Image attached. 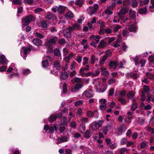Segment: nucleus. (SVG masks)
I'll use <instances>...</instances> for the list:
<instances>
[{
	"mask_svg": "<svg viewBox=\"0 0 154 154\" xmlns=\"http://www.w3.org/2000/svg\"><path fill=\"white\" fill-rule=\"evenodd\" d=\"M58 40V37L56 36H54L50 39L47 38L45 43V45L47 49H52L54 44L56 43Z\"/></svg>",
	"mask_w": 154,
	"mask_h": 154,
	"instance_id": "obj_1",
	"label": "nucleus"
},
{
	"mask_svg": "<svg viewBox=\"0 0 154 154\" xmlns=\"http://www.w3.org/2000/svg\"><path fill=\"white\" fill-rule=\"evenodd\" d=\"M151 92V90H149V87L147 86H144L143 87V90L141 91V100L142 101H144L145 100V95L147 96L149 95Z\"/></svg>",
	"mask_w": 154,
	"mask_h": 154,
	"instance_id": "obj_2",
	"label": "nucleus"
},
{
	"mask_svg": "<svg viewBox=\"0 0 154 154\" xmlns=\"http://www.w3.org/2000/svg\"><path fill=\"white\" fill-rule=\"evenodd\" d=\"M22 19V25L25 26L28 25L31 21H34L35 20V17L33 15H30Z\"/></svg>",
	"mask_w": 154,
	"mask_h": 154,
	"instance_id": "obj_3",
	"label": "nucleus"
},
{
	"mask_svg": "<svg viewBox=\"0 0 154 154\" xmlns=\"http://www.w3.org/2000/svg\"><path fill=\"white\" fill-rule=\"evenodd\" d=\"M94 94L93 91L90 89H88L85 90L82 94V97L86 99L91 98L93 96Z\"/></svg>",
	"mask_w": 154,
	"mask_h": 154,
	"instance_id": "obj_4",
	"label": "nucleus"
},
{
	"mask_svg": "<svg viewBox=\"0 0 154 154\" xmlns=\"http://www.w3.org/2000/svg\"><path fill=\"white\" fill-rule=\"evenodd\" d=\"M31 51V49L29 47H23L21 50V55L24 59H25L28 54Z\"/></svg>",
	"mask_w": 154,
	"mask_h": 154,
	"instance_id": "obj_5",
	"label": "nucleus"
},
{
	"mask_svg": "<svg viewBox=\"0 0 154 154\" xmlns=\"http://www.w3.org/2000/svg\"><path fill=\"white\" fill-rule=\"evenodd\" d=\"M66 9V7L62 5L55 6L52 8V10L54 12H56L57 11L59 13L62 14L63 13Z\"/></svg>",
	"mask_w": 154,
	"mask_h": 154,
	"instance_id": "obj_6",
	"label": "nucleus"
},
{
	"mask_svg": "<svg viewBox=\"0 0 154 154\" xmlns=\"http://www.w3.org/2000/svg\"><path fill=\"white\" fill-rule=\"evenodd\" d=\"M44 129L49 133H53L54 132V130H57V128L55 125H54V127L49 126L48 125H45L44 127Z\"/></svg>",
	"mask_w": 154,
	"mask_h": 154,
	"instance_id": "obj_7",
	"label": "nucleus"
},
{
	"mask_svg": "<svg viewBox=\"0 0 154 154\" xmlns=\"http://www.w3.org/2000/svg\"><path fill=\"white\" fill-rule=\"evenodd\" d=\"M72 28L70 26L65 29L63 32L64 36L67 38H70L71 36V32L72 31Z\"/></svg>",
	"mask_w": 154,
	"mask_h": 154,
	"instance_id": "obj_8",
	"label": "nucleus"
},
{
	"mask_svg": "<svg viewBox=\"0 0 154 154\" xmlns=\"http://www.w3.org/2000/svg\"><path fill=\"white\" fill-rule=\"evenodd\" d=\"M98 8V5L97 4H95L93 7H90L88 9L89 14L92 15L96 12Z\"/></svg>",
	"mask_w": 154,
	"mask_h": 154,
	"instance_id": "obj_9",
	"label": "nucleus"
},
{
	"mask_svg": "<svg viewBox=\"0 0 154 154\" xmlns=\"http://www.w3.org/2000/svg\"><path fill=\"white\" fill-rule=\"evenodd\" d=\"M43 59V60H42V66L44 67H46L49 65L48 61V60H51L52 58L49 56H46L44 57Z\"/></svg>",
	"mask_w": 154,
	"mask_h": 154,
	"instance_id": "obj_10",
	"label": "nucleus"
},
{
	"mask_svg": "<svg viewBox=\"0 0 154 154\" xmlns=\"http://www.w3.org/2000/svg\"><path fill=\"white\" fill-rule=\"evenodd\" d=\"M128 8L125 7L122 8L121 9L118 13V15L121 20L123 19L122 15H124L127 13L128 11Z\"/></svg>",
	"mask_w": 154,
	"mask_h": 154,
	"instance_id": "obj_11",
	"label": "nucleus"
},
{
	"mask_svg": "<svg viewBox=\"0 0 154 154\" xmlns=\"http://www.w3.org/2000/svg\"><path fill=\"white\" fill-rule=\"evenodd\" d=\"M112 124L111 122H109L108 125L106 126H105L103 127L102 129V131L105 134H106L108 131L111 129L112 127Z\"/></svg>",
	"mask_w": 154,
	"mask_h": 154,
	"instance_id": "obj_12",
	"label": "nucleus"
},
{
	"mask_svg": "<svg viewBox=\"0 0 154 154\" xmlns=\"http://www.w3.org/2000/svg\"><path fill=\"white\" fill-rule=\"evenodd\" d=\"M75 57V55L73 53L69 54L67 56L65 57L64 58V60L67 63H69V60L70 59H74Z\"/></svg>",
	"mask_w": 154,
	"mask_h": 154,
	"instance_id": "obj_13",
	"label": "nucleus"
},
{
	"mask_svg": "<svg viewBox=\"0 0 154 154\" xmlns=\"http://www.w3.org/2000/svg\"><path fill=\"white\" fill-rule=\"evenodd\" d=\"M93 84L94 85V88L96 89V91L100 87L101 85V83L98 80V79H95L93 81Z\"/></svg>",
	"mask_w": 154,
	"mask_h": 154,
	"instance_id": "obj_14",
	"label": "nucleus"
},
{
	"mask_svg": "<svg viewBox=\"0 0 154 154\" xmlns=\"http://www.w3.org/2000/svg\"><path fill=\"white\" fill-rule=\"evenodd\" d=\"M89 38L91 40H92V41L95 42V43L97 44L100 39V38L99 35H91L90 36Z\"/></svg>",
	"mask_w": 154,
	"mask_h": 154,
	"instance_id": "obj_15",
	"label": "nucleus"
},
{
	"mask_svg": "<svg viewBox=\"0 0 154 154\" xmlns=\"http://www.w3.org/2000/svg\"><path fill=\"white\" fill-rule=\"evenodd\" d=\"M120 39V37L119 36L118 38L112 44V46L115 48H117L120 47L121 45L119 40Z\"/></svg>",
	"mask_w": 154,
	"mask_h": 154,
	"instance_id": "obj_16",
	"label": "nucleus"
},
{
	"mask_svg": "<svg viewBox=\"0 0 154 154\" xmlns=\"http://www.w3.org/2000/svg\"><path fill=\"white\" fill-rule=\"evenodd\" d=\"M118 65V63L117 61H111L110 62L109 66L111 69H115Z\"/></svg>",
	"mask_w": 154,
	"mask_h": 154,
	"instance_id": "obj_17",
	"label": "nucleus"
},
{
	"mask_svg": "<svg viewBox=\"0 0 154 154\" xmlns=\"http://www.w3.org/2000/svg\"><path fill=\"white\" fill-rule=\"evenodd\" d=\"M32 42L35 45L38 46L41 45L42 43L41 40L37 38L33 39Z\"/></svg>",
	"mask_w": 154,
	"mask_h": 154,
	"instance_id": "obj_18",
	"label": "nucleus"
},
{
	"mask_svg": "<svg viewBox=\"0 0 154 154\" xmlns=\"http://www.w3.org/2000/svg\"><path fill=\"white\" fill-rule=\"evenodd\" d=\"M107 88V87L104 85H101L97 92L99 93H102L105 91Z\"/></svg>",
	"mask_w": 154,
	"mask_h": 154,
	"instance_id": "obj_19",
	"label": "nucleus"
},
{
	"mask_svg": "<svg viewBox=\"0 0 154 154\" xmlns=\"http://www.w3.org/2000/svg\"><path fill=\"white\" fill-rule=\"evenodd\" d=\"M68 138L67 137L64 136L61 137H59L57 139V143H60L62 142L67 141Z\"/></svg>",
	"mask_w": 154,
	"mask_h": 154,
	"instance_id": "obj_20",
	"label": "nucleus"
},
{
	"mask_svg": "<svg viewBox=\"0 0 154 154\" xmlns=\"http://www.w3.org/2000/svg\"><path fill=\"white\" fill-rule=\"evenodd\" d=\"M128 28L130 31L131 32H135L137 29V27L135 24H133L130 26L128 25Z\"/></svg>",
	"mask_w": 154,
	"mask_h": 154,
	"instance_id": "obj_21",
	"label": "nucleus"
},
{
	"mask_svg": "<svg viewBox=\"0 0 154 154\" xmlns=\"http://www.w3.org/2000/svg\"><path fill=\"white\" fill-rule=\"evenodd\" d=\"M97 112V111L96 110H95L93 111L90 110H88L86 112V116L88 117L91 118L94 116V114L95 113Z\"/></svg>",
	"mask_w": 154,
	"mask_h": 154,
	"instance_id": "obj_22",
	"label": "nucleus"
},
{
	"mask_svg": "<svg viewBox=\"0 0 154 154\" xmlns=\"http://www.w3.org/2000/svg\"><path fill=\"white\" fill-rule=\"evenodd\" d=\"M107 45V43L104 40H101L98 45V48L99 49L103 48Z\"/></svg>",
	"mask_w": 154,
	"mask_h": 154,
	"instance_id": "obj_23",
	"label": "nucleus"
},
{
	"mask_svg": "<svg viewBox=\"0 0 154 154\" xmlns=\"http://www.w3.org/2000/svg\"><path fill=\"white\" fill-rule=\"evenodd\" d=\"M101 72L102 73L101 74L105 76H108L109 75V73L108 71L106 70V68L103 67H101L100 68Z\"/></svg>",
	"mask_w": 154,
	"mask_h": 154,
	"instance_id": "obj_24",
	"label": "nucleus"
},
{
	"mask_svg": "<svg viewBox=\"0 0 154 154\" xmlns=\"http://www.w3.org/2000/svg\"><path fill=\"white\" fill-rule=\"evenodd\" d=\"M71 82L74 83H77L78 84H81L82 82V79L79 77H74L71 80Z\"/></svg>",
	"mask_w": 154,
	"mask_h": 154,
	"instance_id": "obj_25",
	"label": "nucleus"
},
{
	"mask_svg": "<svg viewBox=\"0 0 154 154\" xmlns=\"http://www.w3.org/2000/svg\"><path fill=\"white\" fill-rule=\"evenodd\" d=\"M68 76V73L66 72H64L61 73L60 76L61 80H65L67 79Z\"/></svg>",
	"mask_w": 154,
	"mask_h": 154,
	"instance_id": "obj_26",
	"label": "nucleus"
},
{
	"mask_svg": "<svg viewBox=\"0 0 154 154\" xmlns=\"http://www.w3.org/2000/svg\"><path fill=\"white\" fill-rule=\"evenodd\" d=\"M129 14L132 19H134L136 17V12L131 9L129 11Z\"/></svg>",
	"mask_w": 154,
	"mask_h": 154,
	"instance_id": "obj_27",
	"label": "nucleus"
},
{
	"mask_svg": "<svg viewBox=\"0 0 154 154\" xmlns=\"http://www.w3.org/2000/svg\"><path fill=\"white\" fill-rule=\"evenodd\" d=\"M74 17L73 14L71 11L67 12L65 15V17L67 19L73 18Z\"/></svg>",
	"mask_w": 154,
	"mask_h": 154,
	"instance_id": "obj_28",
	"label": "nucleus"
},
{
	"mask_svg": "<svg viewBox=\"0 0 154 154\" xmlns=\"http://www.w3.org/2000/svg\"><path fill=\"white\" fill-rule=\"evenodd\" d=\"M7 61V59L5 56L3 54L0 55V63L1 65L4 64Z\"/></svg>",
	"mask_w": 154,
	"mask_h": 154,
	"instance_id": "obj_29",
	"label": "nucleus"
},
{
	"mask_svg": "<svg viewBox=\"0 0 154 154\" xmlns=\"http://www.w3.org/2000/svg\"><path fill=\"white\" fill-rule=\"evenodd\" d=\"M135 92V91H129L127 95L128 98L131 99H133V97H134Z\"/></svg>",
	"mask_w": 154,
	"mask_h": 154,
	"instance_id": "obj_30",
	"label": "nucleus"
},
{
	"mask_svg": "<svg viewBox=\"0 0 154 154\" xmlns=\"http://www.w3.org/2000/svg\"><path fill=\"white\" fill-rule=\"evenodd\" d=\"M137 103L134 100H133V102L131 106V110L132 111H134L137 108Z\"/></svg>",
	"mask_w": 154,
	"mask_h": 154,
	"instance_id": "obj_31",
	"label": "nucleus"
},
{
	"mask_svg": "<svg viewBox=\"0 0 154 154\" xmlns=\"http://www.w3.org/2000/svg\"><path fill=\"white\" fill-rule=\"evenodd\" d=\"M91 127L92 129L94 130H96L99 128L97 122H94L91 124Z\"/></svg>",
	"mask_w": 154,
	"mask_h": 154,
	"instance_id": "obj_32",
	"label": "nucleus"
},
{
	"mask_svg": "<svg viewBox=\"0 0 154 154\" xmlns=\"http://www.w3.org/2000/svg\"><path fill=\"white\" fill-rule=\"evenodd\" d=\"M70 27L72 28V31L74 29L79 30L81 28L80 25L78 23H75L72 26H70Z\"/></svg>",
	"mask_w": 154,
	"mask_h": 154,
	"instance_id": "obj_33",
	"label": "nucleus"
},
{
	"mask_svg": "<svg viewBox=\"0 0 154 154\" xmlns=\"http://www.w3.org/2000/svg\"><path fill=\"white\" fill-rule=\"evenodd\" d=\"M118 100L122 104H125L126 103V100L124 98L121 97H119Z\"/></svg>",
	"mask_w": 154,
	"mask_h": 154,
	"instance_id": "obj_34",
	"label": "nucleus"
},
{
	"mask_svg": "<svg viewBox=\"0 0 154 154\" xmlns=\"http://www.w3.org/2000/svg\"><path fill=\"white\" fill-rule=\"evenodd\" d=\"M57 118V116L55 115H51L48 119L50 122H52L54 121Z\"/></svg>",
	"mask_w": 154,
	"mask_h": 154,
	"instance_id": "obj_35",
	"label": "nucleus"
},
{
	"mask_svg": "<svg viewBox=\"0 0 154 154\" xmlns=\"http://www.w3.org/2000/svg\"><path fill=\"white\" fill-rule=\"evenodd\" d=\"M140 4L139 5L140 6H141L143 5H147L149 1V0H144L143 1L142 0H139Z\"/></svg>",
	"mask_w": 154,
	"mask_h": 154,
	"instance_id": "obj_36",
	"label": "nucleus"
},
{
	"mask_svg": "<svg viewBox=\"0 0 154 154\" xmlns=\"http://www.w3.org/2000/svg\"><path fill=\"white\" fill-rule=\"evenodd\" d=\"M147 98L146 100V101L148 102H149L150 101L154 102V96L152 95L149 96V95L147 96Z\"/></svg>",
	"mask_w": 154,
	"mask_h": 154,
	"instance_id": "obj_37",
	"label": "nucleus"
},
{
	"mask_svg": "<svg viewBox=\"0 0 154 154\" xmlns=\"http://www.w3.org/2000/svg\"><path fill=\"white\" fill-rule=\"evenodd\" d=\"M91 136V134L89 130H87L84 134V137L86 138H89Z\"/></svg>",
	"mask_w": 154,
	"mask_h": 154,
	"instance_id": "obj_38",
	"label": "nucleus"
},
{
	"mask_svg": "<svg viewBox=\"0 0 154 154\" xmlns=\"http://www.w3.org/2000/svg\"><path fill=\"white\" fill-rule=\"evenodd\" d=\"M85 126L84 125L81 124L80 125L79 129V131L82 133L84 131H85Z\"/></svg>",
	"mask_w": 154,
	"mask_h": 154,
	"instance_id": "obj_39",
	"label": "nucleus"
},
{
	"mask_svg": "<svg viewBox=\"0 0 154 154\" xmlns=\"http://www.w3.org/2000/svg\"><path fill=\"white\" fill-rule=\"evenodd\" d=\"M125 90L121 91L120 93L119 91H116L115 93V95L117 96L118 94H120V96L119 97H124L125 95Z\"/></svg>",
	"mask_w": 154,
	"mask_h": 154,
	"instance_id": "obj_40",
	"label": "nucleus"
},
{
	"mask_svg": "<svg viewBox=\"0 0 154 154\" xmlns=\"http://www.w3.org/2000/svg\"><path fill=\"white\" fill-rule=\"evenodd\" d=\"M54 54L55 56L61 57V53L60 50L57 49H55L54 50Z\"/></svg>",
	"mask_w": 154,
	"mask_h": 154,
	"instance_id": "obj_41",
	"label": "nucleus"
},
{
	"mask_svg": "<svg viewBox=\"0 0 154 154\" xmlns=\"http://www.w3.org/2000/svg\"><path fill=\"white\" fill-rule=\"evenodd\" d=\"M61 125L66 126L67 125V121L66 118L64 117L61 122Z\"/></svg>",
	"mask_w": 154,
	"mask_h": 154,
	"instance_id": "obj_42",
	"label": "nucleus"
},
{
	"mask_svg": "<svg viewBox=\"0 0 154 154\" xmlns=\"http://www.w3.org/2000/svg\"><path fill=\"white\" fill-rule=\"evenodd\" d=\"M54 67L56 68L57 70H58L59 69L60 65V63L59 62L57 61H55L54 62Z\"/></svg>",
	"mask_w": 154,
	"mask_h": 154,
	"instance_id": "obj_43",
	"label": "nucleus"
},
{
	"mask_svg": "<svg viewBox=\"0 0 154 154\" xmlns=\"http://www.w3.org/2000/svg\"><path fill=\"white\" fill-rule=\"evenodd\" d=\"M48 24V22L47 21L43 20L41 23V26L43 28H46Z\"/></svg>",
	"mask_w": 154,
	"mask_h": 154,
	"instance_id": "obj_44",
	"label": "nucleus"
},
{
	"mask_svg": "<svg viewBox=\"0 0 154 154\" xmlns=\"http://www.w3.org/2000/svg\"><path fill=\"white\" fill-rule=\"evenodd\" d=\"M34 34L36 37L40 39L43 38L44 37V36L42 34L37 32H34Z\"/></svg>",
	"mask_w": 154,
	"mask_h": 154,
	"instance_id": "obj_45",
	"label": "nucleus"
},
{
	"mask_svg": "<svg viewBox=\"0 0 154 154\" xmlns=\"http://www.w3.org/2000/svg\"><path fill=\"white\" fill-rule=\"evenodd\" d=\"M139 12L141 14H146V8H140L139 9Z\"/></svg>",
	"mask_w": 154,
	"mask_h": 154,
	"instance_id": "obj_46",
	"label": "nucleus"
},
{
	"mask_svg": "<svg viewBox=\"0 0 154 154\" xmlns=\"http://www.w3.org/2000/svg\"><path fill=\"white\" fill-rule=\"evenodd\" d=\"M121 28V27L119 25H114L113 27V31L114 32H117Z\"/></svg>",
	"mask_w": 154,
	"mask_h": 154,
	"instance_id": "obj_47",
	"label": "nucleus"
},
{
	"mask_svg": "<svg viewBox=\"0 0 154 154\" xmlns=\"http://www.w3.org/2000/svg\"><path fill=\"white\" fill-rule=\"evenodd\" d=\"M22 72L23 75H27L31 72V71L29 69H25L23 70Z\"/></svg>",
	"mask_w": 154,
	"mask_h": 154,
	"instance_id": "obj_48",
	"label": "nucleus"
},
{
	"mask_svg": "<svg viewBox=\"0 0 154 154\" xmlns=\"http://www.w3.org/2000/svg\"><path fill=\"white\" fill-rule=\"evenodd\" d=\"M80 121L82 123H86L88 122L89 120L87 118L85 117H82L80 119Z\"/></svg>",
	"mask_w": 154,
	"mask_h": 154,
	"instance_id": "obj_49",
	"label": "nucleus"
},
{
	"mask_svg": "<svg viewBox=\"0 0 154 154\" xmlns=\"http://www.w3.org/2000/svg\"><path fill=\"white\" fill-rule=\"evenodd\" d=\"M53 17L54 15L53 14H51L49 12H48L47 13L46 17L48 20H50Z\"/></svg>",
	"mask_w": 154,
	"mask_h": 154,
	"instance_id": "obj_50",
	"label": "nucleus"
},
{
	"mask_svg": "<svg viewBox=\"0 0 154 154\" xmlns=\"http://www.w3.org/2000/svg\"><path fill=\"white\" fill-rule=\"evenodd\" d=\"M43 9L40 8H37L35 9L34 12L36 14L40 13L42 12Z\"/></svg>",
	"mask_w": 154,
	"mask_h": 154,
	"instance_id": "obj_51",
	"label": "nucleus"
},
{
	"mask_svg": "<svg viewBox=\"0 0 154 154\" xmlns=\"http://www.w3.org/2000/svg\"><path fill=\"white\" fill-rule=\"evenodd\" d=\"M89 58L86 57H85L83 58V64L85 65L87 64L88 63Z\"/></svg>",
	"mask_w": 154,
	"mask_h": 154,
	"instance_id": "obj_52",
	"label": "nucleus"
},
{
	"mask_svg": "<svg viewBox=\"0 0 154 154\" xmlns=\"http://www.w3.org/2000/svg\"><path fill=\"white\" fill-rule=\"evenodd\" d=\"M121 128L120 129V131L121 132H124L127 129L125 125L124 124H122L120 126Z\"/></svg>",
	"mask_w": 154,
	"mask_h": 154,
	"instance_id": "obj_53",
	"label": "nucleus"
},
{
	"mask_svg": "<svg viewBox=\"0 0 154 154\" xmlns=\"http://www.w3.org/2000/svg\"><path fill=\"white\" fill-rule=\"evenodd\" d=\"M147 146V143L146 142L143 141L140 143V147L141 148H146Z\"/></svg>",
	"mask_w": 154,
	"mask_h": 154,
	"instance_id": "obj_54",
	"label": "nucleus"
},
{
	"mask_svg": "<svg viewBox=\"0 0 154 154\" xmlns=\"http://www.w3.org/2000/svg\"><path fill=\"white\" fill-rule=\"evenodd\" d=\"M74 103L75 106H77L82 104L83 103V102L82 100H80L77 101H76Z\"/></svg>",
	"mask_w": 154,
	"mask_h": 154,
	"instance_id": "obj_55",
	"label": "nucleus"
},
{
	"mask_svg": "<svg viewBox=\"0 0 154 154\" xmlns=\"http://www.w3.org/2000/svg\"><path fill=\"white\" fill-rule=\"evenodd\" d=\"M116 82V80L113 79H110L108 81V84L109 85H112L114 84Z\"/></svg>",
	"mask_w": 154,
	"mask_h": 154,
	"instance_id": "obj_56",
	"label": "nucleus"
},
{
	"mask_svg": "<svg viewBox=\"0 0 154 154\" xmlns=\"http://www.w3.org/2000/svg\"><path fill=\"white\" fill-rule=\"evenodd\" d=\"M120 19H121L119 15L115 16L113 20V21L115 23H116L117 22H119Z\"/></svg>",
	"mask_w": 154,
	"mask_h": 154,
	"instance_id": "obj_57",
	"label": "nucleus"
},
{
	"mask_svg": "<svg viewBox=\"0 0 154 154\" xmlns=\"http://www.w3.org/2000/svg\"><path fill=\"white\" fill-rule=\"evenodd\" d=\"M96 60V57L94 55H92L91 57V63L92 64H93L95 63Z\"/></svg>",
	"mask_w": 154,
	"mask_h": 154,
	"instance_id": "obj_58",
	"label": "nucleus"
},
{
	"mask_svg": "<svg viewBox=\"0 0 154 154\" xmlns=\"http://www.w3.org/2000/svg\"><path fill=\"white\" fill-rule=\"evenodd\" d=\"M76 113L77 116L82 115L83 114V112L82 109L81 108H79L77 110Z\"/></svg>",
	"mask_w": 154,
	"mask_h": 154,
	"instance_id": "obj_59",
	"label": "nucleus"
},
{
	"mask_svg": "<svg viewBox=\"0 0 154 154\" xmlns=\"http://www.w3.org/2000/svg\"><path fill=\"white\" fill-rule=\"evenodd\" d=\"M100 104H106V100L104 99H100L99 100Z\"/></svg>",
	"mask_w": 154,
	"mask_h": 154,
	"instance_id": "obj_60",
	"label": "nucleus"
},
{
	"mask_svg": "<svg viewBox=\"0 0 154 154\" xmlns=\"http://www.w3.org/2000/svg\"><path fill=\"white\" fill-rule=\"evenodd\" d=\"M76 64V63L74 61H73L71 63L70 65V69L72 70H74L75 68V66Z\"/></svg>",
	"mask_w": 154,
	"mask_h": 154,
	"instance_id": "obj_61",
	"label": "nucleus"
},
{
	"mask_svg": "<svg viewBox=\"0 0 154 154\" xmlns=\"http://www.w3.org/2000/svg\"><path fill=\"white\" fill-rule=\"evenodd\" d=\"M75 4L79 7H81L82 4V0H78L75 2Z\"/></svg>",
	"mask_w": 154,
	"mask_h": 154,
	"instance_id": "obj_62",
	"label": "nucleus"
},
{
	"mask_svg": "<svg viewBox=\"0 0 154 154\" xmlns=\"http://www.w3.org/2000/svg\"><path fill=\"white\" fill-rule=\"evenodd\" d=\"M85 70V69L84 68H81L79 71V74L81 76L83 77L85 74L84 73Z\"/></svg>",
	"mask_w": 154,
	"mask_h": 154,
	"instance_id": "obj_63",
	"label": "nucleus"
},
{
	"mask_svg": "<svg viewBox=\"0 0 154 154\" xmlns=\"http://www.w3.org/2000/svg\"><path fill=\"white\" fill-rule=\"evenodd\" d=\"M68 50L66 48H64L63 49V54L64 56H66L69 53Z\"/></svg>",
	"mask_w": 154,
	"mask_h": 154,
	"instance_id": "obj_64",
	"label": "nucleus"
}]
</instances>
